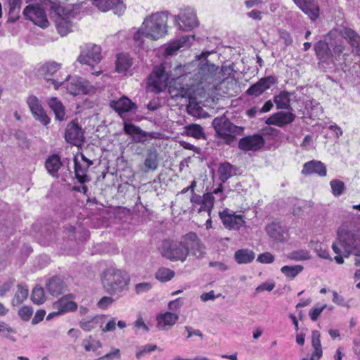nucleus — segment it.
I'll use <instances>...</instances> for the list:
<instances>
[{"label": "nucleus", "instance_id": "1", "mask_svg": "<svg viewBox=\"0 0 360 360\" xmlns=\"http://www.w3.org/2000/svg\"><path fill=\"white\" fill-rule=\"evenodd\" d=\"M358 241L352 232L343 229L338 231L337 240L332 245V249L336 254L334 259L337 264H343L344 258L354 255V264L360 266V247H358Z\"/></svg>", "mask_w": 360, "mask_h": 360}, {"label": "nucleus", "instance_id": "2", "mask_svg": "<svg viewBox=\"0 0 360 360\" xmlns=\"http://www.w3.org/2000/svg\"><path fill=\"white\" fill-rule=\"evenodd\" d=\"M130 278L120 269H108L103 274L102 285L106 293L112 295H120L128 289Z\"/></svg>", "mask_w": 360, "mask_h": 360}, {"label": "nucleus", "instance_id": "3", "mask_svg": "<svg viewBox=\"0 0 360 360\" xmlns=\"http://www.w3.org/2000/svg\"><path fill=\"white\" fill-rule=\"evenodd\" d=\"M167 20L168 16L165 12H157L146 17L142 23L145 37L153 40L164 37L167 33Z\"/></svg>", "mask_w": 360, "mask_h": 360}, {"label": "nucleus", "instance_id": "4", "mask_svg": "<svg viewBox=\"0 0 360 360\" xmlns=\"http://www.w3.org/2000/svg\"><path fill=\"white\" fill-rule=\"evenodd\" d=\"M161 255L172 262H184L188 257V250L185 248L183 238L181 241L165 240L160 248Z\"/></svg>", "mask_w": 360, "mask_h": 360}, {"label": "nucleus", "instance_id": "5", "mask_svg": "<svg viewBox=\"0 0 360 360\" xmlns=\"http://www.w3.org/2000/svg\"><path fill=\"white\" fill-rule=\"evenodd\" d=\"M168 84V75L163 65L155 66L148 78V91L159 94L165 91Z\"/></svg>", "mask_w": 360, "mask_h": 360}, {"label": "nucleus", "instance_id": "6", "mask_svg": "<svg viewBox=\"0 0 360 360\" xmlns=\"http://www.w3.org/2000/svg\"><path fill=\"white\" fill-rule=\"evenodd\" d=\"M102 60L101 47L94 44H86L77 58V61L82 65L94 67Z\"/></svg>", "mask_w": 360, "mask_h": 360}, {"label": "nucleus", "instance_id": "7", "mask_svg": "<svg viewBox=\"0 0 360 360\" xmlns=\"http://www.w3.org/2000/svg\"><path fill=\"white\" fill-rule=\"evenodd\" d=\"M23 15L26 19L42 28H46L49 25L44 10L38 5L27 6L24 8Z\"/></svg>", "mask_w": 360, "mask_h": 360}, {"label": "nucleus", "instance_id": "8", "mask_svg": "<svg viewBox=\"0 0 360 360\" xmlns=\"http://www.w3.org/2000/svg\"><path fill=\"white\" fill-rule=\"evenodd\" d=\"M223 226L230 231H238L245 224L244 217L226 208L219 213Z\"/></svg>", "mask_w": 360, "mask_h": 360}, {"label": "nucleus", "instance_id": "9", "mask_svg": "<svg viewBox=\"0 0 360 360\" xmlns=\"http://www.w3.org/2000/svg\"><path fill=\"white\" fill-rule=\"evenodd\" d=\"M265 145V139L262 135L255 134L248 135L239 140L238 148L243 151H258L260 150Z\"/></svg>", "mask_w": 360, "mask_h": 360}, {"label": "nucleus", "instance_id": "10", "mask_svg": "<svg viewBox=\"0 0 360 360\" xmlns=\"http://www.w3.org/2000/svg\"><path fill=\"white\" fill-rule=\"evenodd\" d=\"M182 238L185 248L188 250V255L191 254L197 257H201L205 254V246L196 233L190 232Z\"/></svg>", "mask_w": 360, "mask_h": 360}, {"label": "nucleus", "instance_id": "11", "mask_svg": "<svg viewBox=\"0 0 360 360\" xmlns=\"http://www.w3.org/2000/svg\"><path fill=\"white\" fill-rule=\"evenodd\" d=\"M193 209L198 212H207L209 215L214 207V198L211 193H205L202 197L194 193L191 198Z\"/></svg>", "mask_w": 360, "mask_h": 360}, {"label": "nucleus", "instance_id": "12", "mask_svg": "<svg viewBox=\"0 0 360 360\" xmlns=\"http://www.w3.org/2000/svg\"><path fill=\"white\" fill-rule=\"evenodd\" d=\"M212 126L217 134L238 133L240 134L243 130V127L235 125L225 117H216L212 121Z\"/></svg>", "mask_w": 360, "mask_h": 360}, {"label": "nucleus", "instance_id": "13", "mask_svg": "<svg viewBox=\"0 0 360 360\" xmlns=\"http://www.w3.org/2000/svg\"><path fill=\"white\" fill-rule=\"evenodd\" d=\"M65 139L68 143L74 146L80 145L84 141L82 127L77 121L69 123L65 129Z\"/></svg>", "mask_w": 360, "mask_h": 360}, {"label": "nucleus", "instance_id": "14", "mask_svg": "<svg viewBox=\"0 0 360 360\" xmlns=\"http://www.w3.org/2000/svg\"><path fill=\"white\" fill-rule=\"evenodd\" d=\"M81 158L83 161L80 163L77 157L74 158V169L75 178L80 184H84L88 181L87 172L92 161L88 159L83 153H81Z\"/></svg>", "mask_w": 360, "mask_h": 360}, {"label": "nucleus", "instance_id": "15", "mask_svg": "<svg viewBox=\"0 0 360 360\" xmlns=\"http://www.w3.org/2000/svg\"><path fill=\"white\" fill-rule=\"evenodd\" d=\"M296 117L291 112L279 111L272 114L266 120V124L283 127L292 123Z\"/></svg>", "mask_w": 360, "mask_h": 360}, {"label": "nucleus", "instance_id": "16", "mask_svg": "<svg viewBox=\"0 0 360 360\" xmlns=\"http://www.w3.org/2000/svg\"><path fill=\"white\" fill-rule=\"evenodd\" d=\"M295 4L312 20L319 16V7L314 0H293Z\"/></svg>", "mask_w": 360, "mask_h": 360}, {"label": "nucleus", "instance_id": "17", "mask_svg": "<svg viewBox=\"0 0 360 360\" xmlns=\"http://www.w3.org/2000/svg\"><path fill=\"white\" fill-rule=\"evenodd\" d=\"M314 174L321 177L326 176V167L322 162L313 160L304 164L302 174L308 176Z\"/></svg>", "mask_w": 360, "mask_h": 360}, {"label": "nucleus", "instance_id": "18", "mask_svg": "<svg viewBox=\"0 0 360 360\" xmlns=\"http://www.w3.org/2000/svg\"><path fill=\"white\" fill-rule=\"evenodd\" d=\"M91 86L87 81L82 78L72 79L66 84L67 91L72 95L87 94L89 92Z\"/></svg>", "mask_w": 360, "mask_h": 360}, {"label": "nucleus", "instance_id": "19", "mask_svg": "<svg viewBox=\"0 0 360 360\" xmlns=\"http://www.w3.org/2000/svg\"><path fill=\"white\" fill-rule=\"evenodd\" d=\"M340 34L347 40L356 53L360 55V35L347 27H344L340 30Z\"/></svg>", "mask_w": 360, "mask_h": 360}, {"label": "nucleus", "instance_id": "20", "mask_svg": "<svg viewBox=\"0 0 360 360\" xmlns=\"http://www.w3.org/2000/svg\"><path fill=\"white\" fill-rule=\"evenodd\" d=\"M110 105L120 115L124 112H127L132 109L136 108V104L126 96H122L116 101H112Z\"/></svg>", "mask_w": 360, "mask_h": 360}, {"label": "nucleus", "instance_id": "21", "mask_svg": "<svg viewBox=\"0 0 360 360\" xmlns=\"http://www.w3.org/2000/svg\"><path fill=\"white\" fill-rule=\"evenodd\" d=\"M60 68V65L56 62H49L43 65L40 71L44 75L45 78L47 80H51L55 85V89H57L59 86L63 84L62 81H58V79H52L50 77L53 76L55 73H56Z\"/></svg>", "mask_w": 360, "mask_h": 360}, {"label": "nucleus", "instance_id": "22", "mask_svg": "<svg viewBox=\"0 0 360 360\" xmlns=\"http://www.w3.org/2000/svg\"><path fill=\"white\" fill-rule=\"evenodd\" d=\"M66 288L63 279L59 276L51 277L46 284V290L53 296L61 295Z\"/></svg>", "mask_w": 360, "mask_h": 360}, {"label": "nucleus", "instance_id": "23", "mask_svg": "<svg viewBox=\"0 0 360 360\" xmlns=\"http://www.w3.org/2000/svg\"><path fill=\"white\" fill-rule=\"evenodd\" d=\"M69 297H73L72 295H65L53 304V308L57 309L60 314L77 310V304L70 300Z\"/></svg>", "mask_w": 360, "mask_h": 360}, {"label": "nucleus", "instance_id": "24", "mask_svg": "<svg viewBox=\"0 0 360 360\" xmlns=\"http://www.w3.org/2000/svg\"><path fill=\"white\" fill-rule=\"evenodd\" d=\"M266 231L268 236L277 242H282L285 240V230L281 226L280 223L272 222L266 226Z\"/></svg>", "mask_w": 360, "mask_h": 360}, {"label": "nucleus", "instance_id": "25", "mask_svg": "<svg viewBox=\"0 0 360 360\" xmlns=\"http://www.w3.org/2000/svg\"><path fill=\"white\" fill-rule=\"evenodd\" d=\"M198 25L197 17L192 13H184L179 17V27L184 31L191 30L197 27Z\"/></svg>", "mask_w": 360, "mask_h": 360}, {"label": "nucleus", "instance_id": "26", "mask_svg": "<svg viewBox=\"0 0 360 360\" xmlns=\"http://www.w3.org/2000/svg\"><path fill=\"white\" fill-rule=\"evenodd\" d=\"M132 64V58L128 53H119L115 62V70L119 73H124L131 68Z\"/></svg>", "mask_w": 360, "mask_h": 360}, {"label": "nucleus", "instance_id": "27", "mask_svg": "<svg viewBox=\"0 0 360 360\" xmlns=\"http://www.w3.org/2000/svg\"><path fill=\"white\" fill-rule=\"evenodd\" d=\"M314 51L318 60L323 63H326L330 58L328 44L323 40H320L314 44Z\"/></svg>", "mask_w": 360, "mask_h": 360}, {"label": "nucleus", "instance_id": "28", "mask_svg": "<svg viewBox=\"0 0 360 360\" xmlns=\"http://www.w3.org/2000/svg\"><path fill=\"white\" fill-rule=\"evenodd\" d=\"M179 319L178 314L167 311L157 316L158 326L165 329L167 326H174Z\"/></svg>", "mask_w": 360, "mask_h": 360}, {"label": "nucleus", "instance_id": "29", "mask_svg": "<svg viewBox=\"0 0 360 360\" xmlns=\"http://www.w3.org/2000/svg\"><path fill=\"white\" fill-rule=\"evenodd\" d=\"M62 166L60 157L58 154L50 155L45 162V167L49 174L58 176V172Z\"/></svg>", "mask_w": 360, "mask_h": 360}, {"label": "nucleus", "instance_id": "30", "mask_svg": "<svg viewBox=\"0 0 360 360\" xmlns=\"http://www.w3.org/2000/svg\"><path fill=\"white\" fill-rule=\"evenodd\" d=\"M237 168L229 162H224L219 165L218 168V174L219 179L225 183L231 176L236 174Z\"/></svg>", "mask_w": 360, "mask_h": 360}, {"label": "nucleus", "instance_id": "31", "mask_svg": "<svg viewBox=\"0 0 360 360\" xmlns=\"http://www.w3.org/2000/svg\"><path fill=\"white\" fill-rule=\"evenodd\" d=\"M48 104L53 111L56 120L59 121L65 120V109L61 101L56 97H52L49 100Z\"/></svg>", "mask_w": 360, "mask_h": 360}, {"label": "nucleus", "instance_id": "32", "mask_svg": "<svg viewBox=\"0 0 360 360\" xmlns=\"http://www.w3.org/2000/svg\"><path fill=\"white\" fill-rule=\"evenodd\" d=\"M255 252L249 249H240L235 252L234 259L239 264H248L255 259Z\"/></svg>", "mask_w": 360, "mask_h": 360}, {"label": "nucleus", "instance_id": "33", "mask_svg": "<svg viewBox=\"0 0 360 360\" xmlns=\"http://www.w3.org/2000/svg\"><path fill=\"white\" fill-rule=\"evenodd\" d=\"M184 135L193 137L196 139H200L205 136L203 128L198 124H189L184 127Z\"/></svg>", "mask_w": 360, "mask_h": 360}, {"label": "nucleus", "instance_id": "34", "mask_svg": "<svg viewBox=\"0 0 360 360\" xmlns=\"http://www.w3.org/2000/svg\"><path fill=\"white\" fill-rule=\"evenodd\" d=\"M8 4V21L15 22L19 18L22 0H7Z\"/></svg>", "mask_w": 360, "mask_h": 360}, {"label": "nucleus", "instance_id": "35", "mask_svg": "<svg viewBox=\"0 0 360 360\" xmlns=\"http://www.w3.org/2000/svg\"><path fill=\"white\" fill-rule=\"evenodd\" d=\"M290 95L287 91H281L274 97V103L277 109H290Z\"/></svg>", "mask_w": 360, "mask_h": 360}, {"label": "nucleus", "instance_id": "36", "mask_svg": "<svg viewBox=\"0 0 360 360\" xmlns=\"http://www.w3.org/2000/svg\"><path fill=\"white\" fill-rule=\"evenodd\" d=\"M194 39V36H184L181 38V39L175 41L170 44L167 47H166L165 50V53L167 56H172L179 49L184 46V45L189 41L190 38Z\"/></svg>", "mask_w": 360, "mask_h": 360}, {"label": "nucleus", "instance_id": "37", "mask_svg": "<svg viewBox=\"0 0 360 360\" xmlns=\"http://www.w3.org/2000/svg\"><path fill=\"white\" fill-rule=\"evenodd\" d=\"M102 9L103 11L112 10L115 14L120 15L125 11V6L121 0H106Z\"/></svg>", "mask_w": 360, "mask_h": 360}, {"label": "nucleus", "instance_id": "38", "mask_svg": "<svg viewBox=\"0 0 360 360\" xmlns=\"http://www.w3.org/2000/svg\"><path fill=\"white\" fill-rule=\"evenodd\" d=\"M311 345L314 348V356L321 358L323 355L322 347L321 343V334L319 330H313L311 332Z\"/></svg>", "mask_w": 360, "mask_h": 360}, {"label": "nucleus", "instance_id": "39", "mask_svg": "<svg viewBox=\"0 0 360 360\" xmlns=\"http://www.w3.org/2000/svg\"><path fill=\"white\" fill-rule=\"evenodd\" d=\"M310 245L311 248L316 251L319 257L329 259L330 261L333 259L329 254L327 247L322 243L319 241H311Z\"/></svg>", "mask_w": 360, "mask_h": 360}, {"label": "nucleus", "instance_id": "40", "mask_svg": "<svg viewBox=\"0 0 360 360\" xmlns=\"http://www.w3.org/2000/svg\"><path fill=\"white\" fill-rule=\"evenodd\" d=\"M303 269L304 267L302 265H286L281 267V271L288 278L294 279L300 273H301L303 271Z\"/></svg>", "mask_w": 360, "mask_h": 360}, {"label": "nucleus", "instance_id": "41", "mask_svg": "<svg viewBox=\"0 0 360 360\" xmlns=\"http://www.w3.org/2000/svg\"><path fill=\"white\" fill-rule=\"evenodd\" d=\"M175 276V272L166 267L160 268L155 273V278L160 282H167L172 280Z\"/></svg>", "mask_w": 360, "mask_h": 360}, {"label": "nucleus", "instance_id": "42", "mask_svg": "<svg viewBox=\"0 0 360 360\" xmlns=\"http://www.w3.org/2000/svg\"><path fill=\"white\" fill-rule=\"evenodd\" d=\"M287 257L290 260L298 262L308 260L311 258V256L308 250L300 249L292 251L287 255Z\"/></svg>", "mask_w": 360, "mask_h": 360}, {"label": "nucleus", "instance_id": "43", "mask_svg": "<svg viewBox=\"0 0 360 360\" xmlns=\"http://www.w3.org/2000/svg\"><path fill=\"white\" fill-rule=\"evenodd\" d=\"M31 299L37 304L44 303L46 300L44 288L39 285L34 287L32 292Z\"/></svg>", "mask_w": 360, "mask_h": 360}, {"label": "nucleus", "instance_id": "44", "mask_svg": "<svg viewBox=\"0 0 360 360\" xmlns=\"http://www.w3.org/2000/svg\"><path fill=\"white\" fill-rule=\"evenodd\" d=\"M148 170H155L158 166V155L155 152L149 153L144 161Z\"/></svg>", "mask_w": 360, "mask_h": 360}, {"label": "nucleus", "instance_id": "45", "mask_svg": "<svg viewBox=\"0 0 360 360\" xmlns=\"http://www.w3.org/2000/svg\"><path fill=\"white\" fill-rule=\"evenodd\" d=\"M330 186L331 187L332 193L335 197L341 195L345 190V183L338 179L330 181Z\"/></svg>", "mask_w": 360, "mask_h": 360}, {"label": "nucleus", "instance_id": "46", "mask_svg": "<svg viewBox=\"0 0 360 360\" xmlns=\"http://www.w3.org/2000/svg\"><path fill=\"white\" fill-rule=\"evenodd\" d=\"M28 296V290L27 288L18 285L17 291L15 294L13 303L15 304H21L25 300L27 299Z\"/></svg>", "mask_w": 360, "mask_h": 360}, {"label": "nucleus", "instance_id": "47", "mask_svg": "<svg viewBox=\"0 0 360 360\" xmlns=\"http://www.w3.org/2000/svg\"><path fill=\"white\" fill-rule=\"evenodd\" d=\"M34 117L40 122L43 125L46 126L50 123V118L48 117L46 112L41 107L38 110L32 113Z\"/></svg>", "mask_w": 360, "mask_h": 360}, {"label": "nucleus", "instance_id": "48", "mask_svg": "<svg viewBox=\"0 0 360 360\" xmlns=\"http://www.w3.org/2000/svg\"><path fill=\"white\" fill-rule=\"evenodd\" d=\"M82 346L84 347L86 352L96 351L98 348L101 347V344L99 341H96L91 339L84 340L82 342Z\"/></svg>", "mask_w": 360, "mask_h": 360}, {"label": "nucleus", "instance_id": "49", "mask_svg": "<svg viewBox=\"0 0 360 360\" xmlns=\"http://www.w3.org/2000/svg\"><path fill=\"white\" fill-rule=\"evenodd\" d=\"M345 49V46L342 42L337 44L333 49L332 53H330V57L333 60L338 61L341 59V57L344 56L343 52Z\"/></svg>", "mask_w": 360, "mask_h": 360}, {"label": "nucleus", "instance_id": "50", "mask_svg": "<svg viewBox=\"0 0 360 360\" xmlns=\"http://www.w3.org/2000/svg\"><path fill=\"white\" fill-rule=\"evenodd\" d=\"M157 349V346L155 345L148 344L139 347L136 353V356L137 359H141L145 354L150 353L153 351H155Z\"/></svg>", "mask_w": 360, "mask_h": 360}, {"label": "nucleus", "instance_id": "51", "mask_svg": "<svg viewBox=\"0 0 360 360\" xmlns=\"http://www.w3.org/2000/svg\"><path fill=\"white\" fill-rule=\"evenodd\" d=\"M27 103L29 105V108H30L32 113H33L36 110H38L39 108H41L42 107L40 103V101H39L37 97H36L35 96H29L27 100Z\"/></svg>", "mask_w": 360, "mask_h": 360}, {"label": "nucleus", "instance_id": "52", "mask_svg": "<svg viewBox=\"0 0 360 360\" xmlns=\"http://www.w3.org/2000/svg\"><path fill=\"white\" fill-rule=\"evenodd\" d=\"M124 131L129 135L141 134V129L131 123H124Z\"/></svg>", "mask_w": 360, "mask_h": 360}, {"label": "nucleus", "instance_id": "53", "mask_svg": "<svg viewBox=\"0 0 360 360\" xmlns=\"http://www.w3.org/2000/svg\"><path fill=\"white\" fill-rule=\"evenodd\" d=\"M33 314L31 307L23 306L19 309L18 314L23 321H28Z\"/></svg>", "mask_w": 360, "mask_h": 360}, {"label": "nucleus", "instance_id": "54", "mask_svg": "<svg viewBox=\"0 0 360 360\" xmlns=\"http://www.w3.org/2000/svg\"><path fill=\"white\" fill-rule=\"evenodd\" d=\"M274 256L269 252H266L258 255L257 260L262 264H271L274 262Z\"/></svg>", "mask_w": 360, "mask_h": 360}, {"label": "nucleus", "instance_id": "55", "mask_svg": "<svg viewBox=\"0 0 360 360\" xmlns=\"http://www.w3.org/2000/svg\"><path fill=\"white\" fill-rule=\"evenodd\" d=\"M259 84H261V88L263 89H264V92L269 89L271 85H273L274 83H275V79L274 77H264V78H262L260 79L259 81H258Z\"/></svg>", "mask_w": 360, "mask_h": 360}, {"label": "nucleus", "instance_id": "56", "mask_svg": "<svg viewBox=\"0 0 360 360\" xmlns=\"http://www.w3.org/2000/svg\"><path fill=\"white\" fill-rule=\"evenodd\" d=\"M260 86H261V84H259L258 82L256 84H252L247 90V91H246L247 94L248 95H253L255 96H260L262 94L264 93V89H262Z\"/></svg>", "mask_w": 360, "mask_h": 360}, {"label": "nucleus", "instance_id": "57", "mask_svg": "<svg viewBox=\"0 0 360 360\" xmlns=\"http://www.w3.org/2000/svg\"><path fill=\"white\" fill-rule=\"evenodd\" d=\"M236 134H238V133H224V134H219L217 135L220 139H221L224 141L225 143L230 145L236 139Z\"/></svg>", "mask_w": 360, "mask_h": 360}, {"label": "nucleus", "instance_id": "58", "mask_svg": "<svg viewBox=\"0 0 360 360\" xmlns=\"http://www.w3.org/2000/svg\"><path fill=\"white\" fill-rule=\"evenodd\" d=\"M113 302L114 300L111 297L105 296L100 299L97 303V306L100 309H104L109 307Z\"/></svg>", "mask_w": 360, "mask_h": 360}, {"label": "nucleus", "instance_id": "59", "mask_svg": "<svg viewBox=\"0 0 360 360\" xmlns=\"http://www.w3.org/2000/svg\"><path fill=\"white\" fill-rule=\"evenodd\" d=\"M326 305L324 304L321 307L314 308L309 311V317L311 321H315L318 319L322 311L326 308Z\"/></svg>", "mask_w": 360, "mask_h": 360}, {"label": "nucleus", "instance_id": "60", "mask_svg": "<svg viewBox=\"0 0 360 360\" xmlns=\"http://www.w3.org/2000/svg\"><path fill=\"white\" fill-rule=\"evenodd\" d=\"M114 358H120V351L117 348H113L110 353H108L101 357L99 359L102 360H113Z\"/></svg>", "mask_w": 360, "mask_h": 360}, {"label": "nucleus", "instance_id": "61", "mask_svg": "<svg viewBox=\"0 0 360 360\" xmlns=\"http://www.w3.org/2000/svg\"><path fill=\"white\" fill-rule=\"evenodd\" d=\"M46 315V311L44 309H39L36 311L32 320V324H37L41 321Z\"/></svg>", "mask_w": 360, "mask_h": 360}, {"label": "nucleus", "instance_id": "62", "mask_svg": "<svg viewBox=\"0 0 360 360\" xmlns=\"http://www.w3.org/2000/svg\"><path fill=\"white\" fill-rule=\"evenodd\" d=\"M151 288V285L148 283H140L136 285L135 290L136 293H142L148 291Z\"/></svg>", "mask_w": 360, "mask_h": 360}, {"label": "nucleus", "instance_id": "63", "mask_svg": "<svg viewBox=\"0 0 360 360\" xmlns=\"http://www.w3.org/2000/svg\"><path fill=\"white\" fill-rule=\"evenodd\" d=\"M280 37L283 39L285 46H289L292 43L290 34L285 30L280 31Z\"/></svg>", "mask_w": 360, "mask_h": 360}, {"label": "nucleus", "instance_id": "64", "mask_svg": "<svg viewBox=\"0 0 360 360\" xmlns=\"http://www.w3.org/2000/svg\"><path fill=\"white\" fill-rule=\"evenodd\" d=\"M181 298H177L174 300L170 301L168 304V308L171 311H176L181 306Z\"/></svg>", "mask_w": 360, "mask_h": 360}]
</instances>
